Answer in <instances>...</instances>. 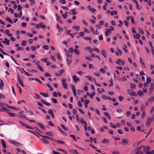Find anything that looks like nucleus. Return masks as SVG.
<instances>
[{"label":"nucleus","mask_w":154,"mask_h":154,"mask_svg":"<svg viewBox=\"0 0 154 154\" xmlns=\"http://www.w3.org/2000/svg\"><path fill=\"white\" fill-rule=\"evenodd\" d=\"M129 143V140L128 139L123 138L122 140L121 144L123 146H125L128 145Z\"/></svg>","instance_id":"f257e3e1"},{"label":"nucleus","mask_w":154,"mask_h":154,"mask_svg":"<svg viewBox=\"0 0 154 154\" xmlns=\"http://www.w3.org/2000/svg\"><path fill=\"white\" fill-rule=\"evenodd\" d=\"M130 154H143V152L136 148L135 149L130 153Z\"/></svg>","instance_id":"f03ea898"},{"label":"nucleus","mask_w":154,"mask_h":154,"mask_svg":"<svg viewBox=\"0 0 154 154\" xmlns=\"http://www.w3.org/2000/svg\"><path fill=\"white\" fill-rule=\"evenodd\" d=\"M9 141L10 143L12 144L13 145L15 146H18L19 144L22 145V144L13 140H9Z\"/></svg>","instance_id":"7ed1b4c3"},{"label":"nucleus","mask_w":154,"mask_h":154,"mask_svg":"<svg viewBox=\"0 0 154 154\" xmlns=\"http://www.w3.org/2000/svg\"><path fill=\"white\" fill-rule=\"evenodd\" d=\"M72 80L75 83H76L77 82L80 81V79L77 76L73 75L72 76Z\"/></svg>","instance_id":"20e7f679"},{"label":"nucleus","mask_w":154,"mask_h":154,"mask_svg":"<svg viewBox=\"0 0 154 154\" xmlns=\"http://www.w3.org/2000/svg\"><path fill=\"white\" fill-rule=\"evenodd\" d=\"M152 122H153L150 119V117L148 118L146 122V125L147 127H149L151 125V124Z\"/></svg>","instance_id":"39448f33"},{"label":"nucleus","mask_w":154,"mask_h":154,"mask_svg":"<svg viewBox=\"0 0 154 154\" xmlns=\"http://www.w3.org/2000/svg\"><path fill=\"white\" fill-rule=\"evenodd\" d=\"M20 123L21 125L23 126V127H25L26 128H27L28 129H33V128L28 126L27 124H25L23 123V122H20Z\"/></svg>","instance_id":"423d86ee"},{"label":"nucleus","mask_w":154,"mask_h":154,"mask_svg":"<svg viewBox=\"0 0 154 154\" xmlns=\"http://www.w3.org/2000/svg\"><path fill=\"white\" fill-rule=\"evenodd\" d=\"M143 149L144 152L146 154H147L151 149L150 147L148 146H144Z\"/></svg>","instance_id":"0eeeda50"},{"label":"nucleus","mask_w":154,"mask_h":154,"mask_svg":"<svg viewBox=\"0 0 154 154\" xmlns=\"http://www.w3.org/2000/svg\"><path fill=\"white\" fill-rule=\"evenodd\" d=\"M149 94H151L153 92L154 89L153 84L151 83L150 85L149 86Z\"/></svg>","instance_id":"6e6552de"},{"label":"nucleus","mask_w":154,"mask_h":154,"mask_svg":"<svg viewBox=\"0 0 154 154\" xmlns=\"http://www.w3.org/2000/svg\"><path fill=\"white\" fill-rule=\"evenodd\" d=\"M22 112H24L23 111H21L20 112V115L19 116L21 119L24 118L26 120H28V118L24 115L22 114Z\"/></svg>","instance_id":"1a4fd4ad"},{"label":"nucleus","mask_w":154,"mask_h":154,"mask_svg":"<svg viewBox=\"0 0 154 154\" xmlns=\"http://www.w3.org/2000/svg\"><path fill=\"white\" fill-rule=\"evenodd\" d=\"M67 79H65V80H62V83L64 88L66 89H67V83L66 82V81Z\"/></svg>","instance_id":"9d476101"},{"label":"nucleus","mask_w":154,"mask_h":154,"mask_svg":"<svg viewBox=\"0 0 154 154\" xmlns=\"http://www.w3.org/2000/svg\"><path fill=\"white\" fill-rule=\"evenodd\" d=\"M71 87L73 92L74 96V97H76L77 94L75 87L74 85L72 86Z\"/></svg>","instance_id":"9b49d317"},{"label":"nucleus","mask_w":154,"mask_h":154,"mask_svg":"<svg viewBox=\"0 0 154 154\" xmlns=\"http://www.w3.org/2000/svg\"><path fill=\"white\" fill-rule=\"evenodd\" d=\"M37 133L39 136H41L43 137H44V138H47V139H50V140H53V139L51 137H49V136H43V135H42L41 134H39V133H38V132H37Z\"/></svg>","instance_id":"f8f14e48"},{"label":"nucleus","mask_w":154,"mask_h":154,"mask_svg":"<svg viewBox=\"0 0 154 154\" xmlns=\"http://www.w3.org/2000/svg\"><path fill=\"white\" fill-rule=\"evenodd\" d=\"M4 86V82L1 79H0V89L2 90Z\"/></svg>","instance_id":"ddd939ff"},{"label":"nucleus","mask_w":154,"mask_h":154,"mask_svg":"<svg viewBox=\"0 0 154 154\" xmlns=\"http://www.w3.org/2000/svg\"><path fill=\"white\" fill-rule=\"evenodd\" d=\"M48 113L53 118H54V115L53 113L52 110L51 109H49L48 110Z\"/></svg>","instance_id":"4468645a"},{"label":"nucleus","mask_w":154,"mask_h":154,"mask_svg":"<svg viewBox=\"0 0 154 154\" xmlns=\"http://www.w3.org/2000/svg\"><path fill=\"white\" fill-rule=\"evenodd\" d=\"M41 101L42 103L48 106H49L51 105V104L49 103L46 102L43 100H41Z\"/></svg>","instance_id":"2eb2a0df"},{"label":"nucleus","mask_w":154,"mask_h":154,"mask_svg":"<svg viewBox=\"0 0 154 154\" xmlns=\"http://www.w3.org/2000/svg\"><path fill=\"white\" fill-rule=\"evenodd\" d=\"M37 124L43 130L45 129V127L43 125V124L41 123H38Z\"/></svg>","instance_id":"dca6fc26"},{"label":"nucleus","mask_w":154,"mask_h":154,"mask_svg":"<svg viewBox=\"0 0 154 154\" xmlns=\"http://www.w3.org/2000/svg\"><path fill=\"white\" fill-rule=\"evenodd\" d=\"M146 6L147 7V8L149 9L151 5V3L150 1H147V2H146Z\"/></svg>","instance_id":"f3484780"},{"label":"nucleus","mask_w":154,"mask_h":154,"mask_svg":"<svg viewBox=\"0 0 154 154\" xmlns=\"http://www.w3.org/2000/svg\"><path fill=\"white\" fill-rule=\"evenodd\" d=\"M1 142L3 147L4 148H6V143L5 141L4 140H1Z\"/></svg>","instance_id":"a211bd4d"},{"label":"nucleus","mask_w":154,"mask_h":154,"mask_svg":"<svg viewBox=\"0 0 154 154\" xmlns=\"http://www.w3.org/2000/svg\"><path fill=\"white\" fill-rule=\"evenodd\" d=\"M80 122H81V123L82 125H85L86 126H87V124L86 122L84 121L82 118L80 119Z\"/></svg>","instance_id":"6ab92c4d"},{"label":"nucleus","mask_w":154,"mask_h":154,"mask_svg":"<svg viewBox=\"0 0 154 154\" xmlns=\"http://www.w3.org/2000/svg\"><path fill=\"white\" fill-rule=\"evenodd\" d=\"M57 27L59 30V32L60 33L62 32H63V28H61L58 25H57Z\"/></svg>","instance_id":"aec40b11"},{"label":"nucleus","mask_w":154,"mask_h":154,"mask_svg":"<svg viewBox=\"0 0 154 154\" xmlns=\"http://www.w3.org/2000/svg\"><path fill=\"white\" fill-rule=\"evenodd\" d=\"M104 114L108 119L109 120H110L111 119V117L108 112H105L104 113Z\"/></svg>","instance_id":"412c9836"},{"label":"nucleus","mask_w":154,"mask_h":154,"mask_svg":"<svg viewBox=\"0 0 154 154\" xmlns=\"http://www.w3.org/2000/svg\"><path fill=\"white\" fill-rule=\"evenodd\" d=\"M17 68L22 73H23L24 72V73L25 72V71L24 70V69L20 67H17Z\"/></svg>","instance_id":"4be33fe9"},{"label":"nucleus","mask_w":154,"mask_h":154,"mask_svg":"<svg viewBox=\"0 0 154 154\" xmlns=\"http://www.w3.org/2000/svg\"><path fill=\"white\" fill-rule=\"evenodd\" d=\"M90 102V101L88 100H86L85 101V107L86 108L88 107V104Z\"/></svg>","instance_id":"5701e85b"},{"label":"nucleus","mask_w":154,"mask_h":154,"mask_svg":"<svg viewBox=\"0 0 154 154\" xmlns=\"http://www.w3.org/2000/svg\"><path fill=\"white\" fill-rule=\"evenodd\" d=\"M88 7L90 11H92L93 13H94L95 12L96 10L94 8H91L90 6L89 5Z\"/></svg>","instance_id":"b1692460"},{"label":"nucleus","mask_w":154,"mask_h":154,"mask_svg":"<svg viewBox=\"0 0 154 154\" xmlns=\"http://www.w3.org/2000/svg\"><path fill=\"white\" fill-rule=\"evenodd\" d=\"M5 20L8 21L10 23L13 24V22L11 19L9 17H7L5 18Z\"/></svg>","instance_id":"393cba45"},{"label":"nucleus","mask_w":154,"mask_h":154,"mask_svg":"<svg viewBox=\"0 0 154 154\" xmlns=\"http://www.w3.org/2000/svg\"><path fill=\"white\" fill-rule=\"evenodd\" d=\"M133 36L135 39H139L140 37V35L138 33L136 35H134Z\"/></svg>","instance_id":"a878e982"},{"label":"nucleus","mask_w":154,"mask_h":154,"mask_svg":"<svg viewBox=\"0 0 154 154\" xmlns=\"http://www.w3.org/2000/svg\"><path fill=\"white\" fill-rule=\"evenodd\" d=\"M83 39H85V40H89L90 41H91L92 40V39L90 37H83ZM90 43H91V41L90 42Z\"/></svg>","instance_id":"bb28decb"},{"label":"nucleus","mask_w":154,"mask_h":154,"mask_svg":"<svg viewBox=\"0 0 154 154\" xmlns=\"http://www.w3.org/2000/svg\"><path fill=\"white\" fill-rule=\"evenodd\" d=\"M128 92L131 95L135 96V93L131 90H129L128 91Z\"/></svg>","instance_id":"cd10ccee"},{"label":"nucleus","mask_w":154,"mask_h":154,"mask_svg":"<svg viewBox=\"0 0 154 154\" xmlns=\"http://www.w3.org/2000/svg\"><path fill=\"white\" fill-rule=\"evenodd\" d=\"M42 141L43 143L45 144H49V141L45 139H42Z\"/></svg>","instance_id":"c85d7f7f"},{"label":"nucleus","mask_w":154,"mask_h":154,"mask_svg":"<svg viewBox=\"0 0 154 154\" xmlns=\"http://www.w3.org/2000/svg\"><path fill=\"white\" fill-rule=\"evenodd\" d=\"M154 101V96L153 97H150L148 99V101L152 103Z\"/></svg>","instance_id":"c756f323"},{"label":"nucleus","mask_w":154,"mask_h":154,"mask_svg":"<svg viewBox=\"0 0 154 154\" xmlns=\"http://www.w3.org/2000/svg\"><path fill=\"white\" fill-rule=\"evenodd\" d=\"M69 152L73 154H77V151L75 150L70 149Z\"/></svg>","instance_id":"7c9ffc66"},{"label":"nucleus","mask_w":154,"mask_h":154,"mask_svg":"<svg viewBox=\"0 0 154 154\" xmlns=\"http://www.w3.org/2000/svg\"><path fill=\"white\" fill-rule=\"evenodd\" d=\"M44 23H41L39 24H37L36 26V27L37 28H39L42 27V24Z\"/></svg>","instance_id":"2f4dec72"},{"label":"nucleus","mask_w":154,"mask_h":154,"mask_svg":"<svg viewBox=\"0 0 154 154\" xmlns=\"http://www.w3.org/2000/svg\"><path fill=\"white\" fill-rule=\"evenodd\" d=\"M58 128L60 132H61L63 135L65 136L67 135L66 134L65 132H63L60 128H59V127H58Z\"/></svg>","instance_id":"473e14b6"},{"label":"nucleus","mask_w":154,"mask_h":154,"mask_svg":"<svg viewBox=\"0 0 154 154\" xmlns=\"http://www.w3.org/2000/svg\"><path fill=\"white\" fill-rule=\"evenodd\" d=\"M85 77L87 78L88 79V80L90 81L91 82H93V79L92 78V77L90 75L88 76H85Z\"/></svg>","instance_id":"72a5a7b5"},{"label":"nucleus","mask_w":154,"mask_h":154,"mask_svg":"<svg viewBox=\"0 0 154 154\" xmlns=\"http://www.w3.org/2000/svg\"><path fill=\"white\" fill-rule=\"evenodd\" d=\"M146 115V112L145 111H143L142 112L141 115V118L142 119H143L145 116Z\"/></svg>","instance_id":"f704fd0d"},{"label":"nucleus","mask_w":154,"mask_h":154,"mask_svg":"<svg viewBox=\"0 0 154 154\" xmlns=\"http://www.w3.org/2000/svg\"><path fill=\"white\" fill-rule=\"evenodd\" d=\"M151 81V78L147 77L146 80V82L148 84H149Z\"/></svg>","instance_id":"c9c22d12"},{"label":"nucleus","mask_w":154,"mask_h":154,"mask_svg":"<svg viewBox=\"0 0 154 154\" xmlns=\"http://www.w3.org/2000/svg\"><path fill=\"white\" fill-rule=\"evenodd\" d=\"M67 64L68 65H70L72 62V60L71 59H69L68 58L67 59Z\"/></svg>","instance_id":"e433bc0d"},{"label":"nucleus","mask_w":154,"mask_h":154,"mask_svg":"<svg viewBox=\"0 0 154 154\" xmlns=\"http://www.w3.org/2000/svg\"><path fill=\"white\" fill-rule=\"evenodd\" d=\"M101 142L103 143H107L109 142V140L108 139H103L101 141Z\"/></svg>","instance_id":"4c0bfd02"},{"label":"nucleus","mask_w":154,"mask_h":154,"mask_svg":"<svg viewBox=\"0 0 154 154\" xmlns=\"http://www.w3.org/2000/svg\"><path fill=\"white\" fill-rule=\"evenodd\" d=\"M76 9H73L71 10V11L72 12V14L76 15L77 14V12L75 11Z\"/></svg>","instance_id":"58836bf2"},{"label":"nucleus","mask_w":154,"mask_h":154,"mask_svg":"<svg viewBox=\"0 0 154 154\" xmlns=\"http://www.w3.org/2000/svg\"><path fill=\"white\" fill-rule=\"evenodd\" d=\"M74 52L75 54H76L78 55H79L80 54V52L79 51V50L77 49H74Z\"/></svg>","instance_id":"ea45409f"},{"label":"nucleus","mask_w":154,"mask_h":154,"mask_svg":"<svg viewBox=\"0 0 154 154\" xmlns=\"http://www.w3.org/2000/svg\"><path fill=\"white\" fill-rule=\"evenodd\" d=\"M60 125L61 127L66 131H67L69 130L68 128L66 127L63 125L61 124Z\"/></svg>","instance_id":"a19ab883"},{"label":"nucleus","mask_w":154,"mask_h":154,"mask_svg":"<svg viewBox=\"0 0 154 154\" xmlns=\"http://www.w3.org/2000/svg\"><path fill=\"white\" fill-rule=\"evenodd\" d=\"M145 106L144 104H142L140 107V110L142 111V112L144 111V109H145Z\"/></svg>","instance_id":"79ce46f5"},{"label":"nucleus","mask_w":154,"mask_h":154,"mask_svg":"<svg viewBox=\"0 0 154 154\" xmlns=\"http://www.w3.org/2000/svg\"><path fill=\"white\" fill-rule=\"evenodd\" d=\"M40 94L42 95L45 97H49V95L48 94H45L44 93L41 92L40 93Z\"/></svg>","instance_id":"37998d69"},{"label":"nucleus","mask_w":154,"mask_h":154,"mask_svg":"<svg viewBox=\"0 0 154 154\" xmlns=\"http://www.w3.org/2000/svg\"><path fill=\"white\" fill-rule=\"evenodd\" d=\"M138 31L142 35H143L144 33V32L141 28H139L138 29Z\"/></svg>","instance_id":"c03bdc74"},{"label":"nucleus","mask_w":154,"mask_h":154,"mask_svg":"<svg viewBox=\"0 0 154 154\" xmlns=\"http://www.w3.org/2000/svg\"><path fill=\"white\" fill-rule=\"evenodd\" d=\"M122 53V51L119 49H118V51H117L116 52V55H117L118 56L119 55V54H120L121 55Z\"/></svg>","instance_id":"a18cd8bd"},{"label":"nucleus","mask_w":154,"mask_h":154,"mask_svg":"<svg viewBox=\"0 0 154 154\" xmlns=\"http://www.w3.org/2000/svg\"><path fill=\"white\" fill-rule=\"evenodd\" d=\"M5 41V44L7 45H9V40L6 38L4 39Z\"/></svg>","instance_id":"49530a36"},{"label":"nucleus","mask_w":154,"mask_h":154,"mask_svg":"<svg viewBox=\"0 0 154 154\" xmlns=\"http://www.w3.org/2000/svg\"><path fill=\"white\" fill-rule=\"evenodd\" d=\"M7 106V103H0V107H2L3 106Z\"/></svg>","instance_id":"de8ad7c7"},{"label":"nucleus","mask_w":154,"mask_h":154,"mask_svg":"<svg viewBox=\"0 0 154 154\" xmlns=\"http://www.w3.org/2000/svg\"><path fill=\"white\" fill-rule=\"evenodd\" d=\"M131 89L132 90H134L136 86L134 84H131Z\"/></svg>","instance_id":"09e8293b"},{"label":"nucleus","mask_w":154,"mask_h":154,"mask_svg":"<svg viewBox=\"0 0 154 154\" xmlns=\"http://www.w3.org/2000/svg\"><path fill=\"white\" fill-rule=\"evenodd\" d=\"M46 134L49 136H51V137H54V135L53 133L51 132H47L46 133Z\"/></svg>","instance_id":"8fccbe9b"},{"label":"nucleus","mask_w":154,"mask_h":154,"mask_svg":"<svg viewBox=\"0 0 154 154\" xmlns=\"http://www.w3.org/2000/svg\"><path fill=\"white\" fill-rule=\"evenodd\" d=\"M6 97L2 93H0V99L6 98Z\"/></svg>","instance_id":"3c124183"},{"label":"nucleus","mask_w":154,"mask_h":154,"mask_svg":"<svg viewBox=\"0 0 154 154\" xmlns=\"http://www.w3.org/2000/svg\"><path fill=\"white\" fill-rule=\"evenodd\" d=\"M6 109L7 108L3 106L1 108V109H0V112L5 111H6Z\"/></svg>","instance_id":"603ef678"},{"label":"nucleus","mask_w":154,"mask_h":154,"mask_svg":"<svg viewBox=\"0 0 154 154\" xmlns=\"http://www.w3.org/2000/svg\"><path fill=\"white\" fill-rule=\"evenodd\" d=\"M140 63L143 66V67H144V68H145L146 67H145V64L144 63L143 61L141 58H140Z\"/></svg>","instance_id":"864d4df0"},{"label":"nucleus","mask_w":154,"mask_h":154,"mask_svg":"<svg viewBox=\"0 0 154 154\" xmlns=\"http://www.w3.org/2000/svg\"><path fill=\"white\" fill-rule=\"evenodd\" d=\"M43 48L45 50H48L49 49V47L47 45H45L43 46Z\"/></svg>","instance_id":"5fc2aeb1"},{"label":"nucleus","mask_w":154,"mask_h":154,"mask_svg":"<svg viewBox=\"0 0 154 154\" xmlns=\"http://www.w3.org/2000/svg\"><path fill=\"white\" fill-rule=\"evenodd\" d=\"M101 53L103 56L106 55L107 54L106 51L103 50H101Z\"/></svg>","instance_id":"6e6d98bb"},{"label":"nucleus","mask_w":154,"mask_h":154,"mask_svg":"<svg viewBox=\"0 0 154 154\" xmlns=\"http://www.w3.org/2000/svg\"><path fill=\"white\" fill-rule=\"evenodd\" d=\"M99 70L103 74L106 73V71L104 69L100 68L99 69Z\"/></svg>","instance_id":"4d7b16f0"},{"label":"nucleus","mask_w":154,"mask_h":154,"mask_svg":"<svg viewBox=\"0 0 154 154\" xmlns=\"http://www.w3.org/2000/svg\"><path fill=\"white\" fill-rule=\"evenodd\" d=\"M110 14L112 16H113L114 14L116 15H117V12L116 11H115L114 12L113 11H111Z\"/></svg>","instance_id":"13d9d810"},{"label":"nucleus","mask_w":154,"mask_h":154,"mask_svg":"<svg viewBox=\"0 0 154 154\" xmlns=\"http://www.w3.org/2000/svg\"><path fill=\"white\" fill-rule=\"evenodd\" d=\"M144 146L143 145H141L139 146H138L137 148H136V149H137L139 150L140 151V150L142 149V148H144Z\"/></svg>","instance_id":"bf43d9fd"},{"label":"nucleus","mask_w":154,"mask_h":154,"mask_svg":"<svg viewBox=\"0 0 154 154\" xmlns=\"http://www.w3.org/2000/svg\"><path fill=\"white\" fill-rule=\"evenodd\" d=\"M26 41L24 40L22 42L21 45L23 46H25L26 45Z\"/></svg>","instance_id":"052dcab7"},{"label":"nucleus","mask_w":154,"mask_h":154,"mask_svg":"<svg viewBox=\"0 0 154 154\" xmlns=\"http://www.w3.org/2000/svg\"><path fill=\"white\" fill-rule=\"evenodd\" d=\"M110 85H109V86H112L113 85V82L112 79H111L109 81Z\"/></svg>","instance_id":"680f3d73"},{"label":"nucleus","mask_w":154,"mask_h":154,"mask_svg":"<svg viewBox=\"0 0 154 154\" xmlns=\"http://www.w3.org/2000/svg\"><path fill=\"white\" fill-rule=\"evenodd\" d=\"M57 56L58 59L60 60H62V57L59 54H57Z\"/></svg>","instance_id":"e2e57ef3"},{"label":"nucleus","mask_w":154,"mask_h":154,"mask_svg":"<svg viewBox=\"0 0 154 154\" xmlns=\"http://www.w3.org/2000/svg\"><path fill=\"white\" fill-rule=\"evenodd\" d=\"M8 115L11 117H14L16 116V114L15 113L11 112L9 113Z\"/></svg>","instance_id":"0e129e2a"},{"label":"nucleus","mask_w":154,"mask_h":154,"mask_svg":"<svg viewBox=\"0 0 154 154\" xmlns=\"http://www.w3.org/2000/svg\"><path fill=\"white\" fill-rule=\"evenodd\" d=\"M131 113L130 111H127L125 115L127 117H129L130 116Z\"/></svg>","instance_id":"69168bd1"},{"label":"nucleus","mask_w":154,"mask_h":154,"mask_svg":"<svg viewBox=\"0 0 154 154\" xmlns=\"http://www.w3.org/2000/svg\"><path fill=\"white\" fill-rule=\"evenodd\" d=\"M65 71V70L64 69H61L59 71V73L60 75H61L62 73H63Z\"/></svg>","instance_id":"338daca9"},{"label":"nucleus","mask_w":154,"mask_h":154,"mask_svg":"<svg viewBox=\"0 0 154 154\" xmlns=\"http://www.w3.org/2000/svg\"><path fill=\"white\" fill-rule=\"evenodd\" d=\"M59 2L63 4H65L66 3L65 0H59Z\"/></svg>","instance_id":"774afa93"}]
</instances>
